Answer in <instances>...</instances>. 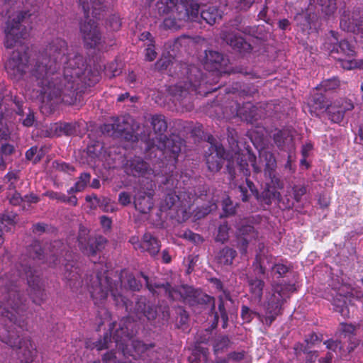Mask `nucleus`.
Masks as SVG:
<instances>
[{"mask_svg":"<svg viewBox=\"0 0 363 363\" xmlns=\"http://www.w3.org/2000/svg\"><path fill=\"white\" fill-rule=\"evenodd\" d=\"M143 280L137 279L133 274L123 270L121 272L119 278L122 285L125 288H129L131 290H139L145 282L148 289L153 294H164L174 300H182L184 302L194 305L195 303H211L213 298L207 295L202 294L197 291L188 286H180L176 289L172 288L169 284H154L149 281L147 277L141 274Z\"/></svg>","mask_w":363,"mask_h":363,"instance_id":"20e7f679","label":"nucleus"},{"mask_svg":"<svg viewBox=\"0 0 363 363\" xmlns=\"http://www.w3.org/2000/svg\"><path fill=\"white\" fill-rule=\"evenodd\" d=\"M90 175L87 173L81 174L79 179L76 182L75 185L72 187L69 192H78L84 189L87 184L89 182Z\"/></svg>","mask_w":363,"mask_h":363,"instance_id":"f704fd0d","label":"nucleus"},{"mask_svg":"<svg viewBox=\"0 0 363 363\" xmlns=\"http://www.w3.org/2000/svg\"><path fill=\"white\" fill-rule=\"evenodd\" d=\"M200 15L207 23L213 25L221 18L222 12L215 5H204L201 9Z\"/></svg>","mask_w":363,"mask_h":363,"instance_id":"4be33fe9","label":"nucleus"},{"mask_svg":"<svg viewBox=\"0 0 363 363\" xmlns=\"http://www.w3.org/2000/svg\"><path fill=\"white\" fill-rule=\"evenodd\" d=\"M179 10L170 11L169 16L164 19V26L170 29H178L184 26V21L179 14Z\"/></svg>","mask_w":363,"mask_h":363,"instance_id":"a878e982","label":"nucleus"},{"mask_svg":"<svg viewBox=\"0 0 363 363\" xmlns=\"http://www.w3.org/2000/svg\"><path fill=\"white\" fill-rule=\"evenodd\" d=\"M26 47L21 46V50L13 52L11 57L6 62L5 67L9 75L16 79H20L26 72L28 55Z\"/></svg>","mask_w":363,"mask_h":363,"instance_id":"9b49d317","label":"nucleus"},{"mask_svg":"<svg viewBox=\"0 0 363 363\" xmlns=\"http://www.w3.org/2000/svg\"><path fill=\"white\" fill-rule=\"evenodd\" d=\"M171 62L172 60L169 58L160 59L157 62V65L161 69H167L168 66L170 65Z\"/></svg>","mask_w":363,"mask_h":363,"instance_id":"680f3d73","label":"nucleus"},{"mask_svg":"<svg viewBox=\"0 0 363 363\" xmlns=\"http://www.w3.org/2000/svg\"><path fill=\"white\" fill-rule=\"evenodd\" d=\"M309 108L311 113L315 116L326 112L331 121L339 123L343 120L344 113L353 108V105L350 101L340 99L330 106H326L323 102V97L318 95L309 103Z\"/></svg>","mask_w":363,"mask_h":363,"instance_id":"6e6552de","label":"nucleus"},{"mask_svg":"<svg viewBox=\"0 0 363 363\" xmlns=\"http://www.w3.org/2000/svg\"><path fill=\"white\" fill-rule=\"evenodd\" d=\"M152 125L154 130L160 133V140H164V137L162 136V133L166 130L167 125L164 116L158 115L152 116Z\"/></svg>","mask_w":363,"mask_h":363,"instance_id":"c756f323","label":"nucleus"},{"mask_svg":"<svg viewBox=\"0 0 363 363\" xmlns=\"http://www.w3.org/2000/svg\"><path fill=\"white\" fill-rule=\"evenodd\" d=\"M116 352L107 353L103 357V363H117L116 359L118 357L116 355Z\"/></svg>","mask_w":363,"mask_h":363,"instance_id":"6e6d98bb","label":"nucleus"},{"mask_svg":"<svg viewBox=\"0 0 363 363\" xmlns=\"http://www.w3.org/2000/svg\"><path fill=\"white\" fill-rule=\"evenodd\" d=\"M79 1L86 18L85 22L80 28L84 43L90 48H94L100 44L101 37L95 21L90 17L98 18L103 0H79Z\"/></svg>","mask_w":363,"mask_h":363,"instance_id":"423d86ee","label":"nucleus"},{"mask_svg":"<svg viewBox=\"0 0 363 363\" xmlns=\"http://www.w3.org/2000/svg\"><path fill=\"white\" fill-rule=\"evenodd\" d=\"M90 283L86 282L89 291L95 303L99 304L107 298L108 291L111 292V296L117 306H123L125 307L126 311L133 312L136 314L138 318L145 316L148 320L155 318L157 311L147 304L145 298H135V305L132 307L131 304L126 300L123 295V287H118V285L112 284L109 280V275H104L102 273L97 272L94 276H91Z\"/></svg>","mask_w":363,"mask_h":363,"instance_id":"7ed1b4c3","label":"nucleus"},{"mask_svg":"<svg viewBox=\"0 0 363 363\" xmlns=\"http://www.w3.org/2000/svg\"><path fill=\"white\" fill-rule=\"evenodd\" d=\"M84 71L82 56L68 49L64 40L56 38L32 67L30 80L38 87L37 92L52 99L74 89Z\"/></svg>","mask_w":363,"mask_h":363,"instance_id":"f03ea898","label":"nucleus"},{"mask_svg":"<svg viewBox=\"0 0 363 363\" xmlns=\"http://www.w3.org/2000/svg\"><path fill=\"white\" fill-rule=\"evenodd\" d=\"M130 326V323L129 322V318L122 320L118 328L116 323H111V335H113L114 342H112L111 336H108V335L106 334L104 336L103 341L100 340L97 342L94 347L98 350H101L103 349L110 348L111 347V345L115 343L116 347H118V350H121L117 352L118 356L121 354L125 357L129 355L133 357L134 359H136L142 357L145 353H147V354L149 355L152 345H145L139 340H133L132 342L131 346L133 350H129L127 346L126 347H124V344L126 340L129 339L130 337L133 335V331H129Z\"/></svg>","mask_w":363,"mask_h":363,"instance_id":"39448f33","label":"nucleus"},{"mask_svg":"<svg viewBox=\"0 0 363 363\" xmlns=\"http://www.w3.org/2000/svg\"><path fill=\"white\" fill-rule=\"evenodd\" d=\"M274 141L279 147H283L291 141V137L286 130H279L274 134Z\"/></svg>","mask_w":363,"mask_h":363,"instance_id":"72a5a7b5","label":"nucleus"},{"mask_svg":"<svg viewBox=\"0 0 363 363\" xmlns=\"http://www.w3.org/2000/svg\"><path fill=\"white\" fill-rule=\"evenodd\" d=\"M131 196L129 193L123 191L119 194L118 201L123 206H127L131 203Z\"/></svg>","mask_w":363,"mask_h":363,"instance_id":"3c124183","label":"nucleus"},{"mask_svg":"<svg viewBox=\"0 0 363 363\" xmlns=\"http://www.w3.org/2000/svg\"><path fill=\"white\" fill-rule=\"evenodd\" d=\"M106 74L109 77H115L121 72L120 65L117 62H114L108 65L106 68Z\"/></svg>","mask_w":363,"mask_h":363,"instance_id":"ea45409f","label":"nucleus"},{"mask_svg":"<svg viewBox=\"0 0 363 363\" xmlns=\"http://www.w3.org/2000/svg\"><path fill=\"white\" fill-rule=\"evenodd\" d=\"M218 311L220 313V318L223 322V328H226V326L228 325V315H227V313H226V311H225V309L224 307L223 301H222L221 298L220 299V303L218 305Z\"/></svg>","mask_w":363,"mask_h":363,"instance_id":"49530a36","label":"nucleus"},{"mask_svg":"<svg viewBox=\"0 0 363 363\" xmlns=\"http://www.w3.org/2000/svg\"><path fill=\"white\" fill-rule=\"evenodd\" d=\"M294 289V285L291 284L280 283L272 285V294L268 301V307L266 312L265 320L267 324L272 323L279 314L281 304Z\"/></svg>","mask_w":363,"mask_h":363,"instance_id":"1a4fd4ad","label":"nucleus"},{"mask_svg":"<svg viewBox=\"0 0 363 363\" xmlns=\"http://www.w3.org/2000/svg\"><path fill=\"white\" fill-rule=\"evenodd\" d=\"M235 251L231 248H223L219 252L218 260L220 263L223 264H230L235 256Z\"/></svg>","mask_w":363,"mask_h":363,"instance_id":"473e14b6","label":"nucleus"},{"mask_svg":"<svg viewBox=\"0 0 363 363\" xmlns=\"http://www.w3.org/2000/svg\"><path fill=\"white\" fill-rule=\"evenodd\" d=\"M172 177L173 175L168 176L164 183L167 193L165 199L160 206L162 211L169 209L177 200L182 199V195H177V192L174 190L179 188V181Z\"/></svg>","mask_w":363,"mask_h":363,"instance_id":"2eb2a0df","label":"nucleus"},{"mask_svg":"<svg viewBox=\"0 0 363 363\" xmlns=\"http://www.w3.org/2000/svg\"><path fill=\"white\" fill-rule=\"evenodd\" d=\"M130 173L134 176L137 174L139 176L145 177L147 179H150V175L155 174V172L152 169H148L147 164L140 158H135L130 161Z\"/></svg>","mask_w":363,"mask_h":363,"instance_id":"5701e85b","label":"nucleus"},{"mask_svg":"<svg viewBox=\"0 0 363 363\" xmlns=\"http://www.w3.org/2000/svg\"><path fill=\"white\" fill-rule=\"evenodd\" d=\"M321 10L326 16H330L336 9L335 0H318Z\"/></svg>","mask_w":363,"mask_h":363,"instance_id":"e433bc0d","label":"nucleus"},{"mask_svg":"<svg viewBox=\"0 0 363 363\" xmlns=\"http://www.w3.org/2000/svg\"><path fill=\"white\" fill-rule=\"evenodd\" d=\"M251 297L255 301H259L262 295L264 282L259 279H251L249 281Z\"/></svg>","mask_w":363,"mask_h":363,"instance_id":"c85d7f7f","label":"nucleus"},{"mask_svg":"<svg viewBox=\"0 0 363 363\" xmlns=\"http://www.w3.org/2000/svg\"><path fill=\"white\" fill-rule=\"evenodd\" d=\"M222 205L223 209L226 216L234 213L235 207L229 198L223 199Z\"/></svg>","mask_w":363,"mask_h":363,"instance_id":"a18cd8bd","label":"nucleus"},{"mask_svg":"<svg viewBox=\"0 0 363 363\" xmlns=\"http://www.w3.org/2000/svg\"><path fill=\"white\" fill-rule=\"evenodd\" d=\"M199 86V82L197 80H194L192 82V79H190V82L188 83H185L184 85L182 84H179L177 85L176 88L178 89V91H179V94L181 96H184L186 91H196Z\"/></svg>","mask_w":363,"mask_h":363,"instance_id":"4c0bfd02","label":"nucleus"},{"mask_svg":"<svg viewBox=\"0 0 363 363\" xmlns=\"http://www.w3.org/2000/svg\"><path fill=\"white\" fill-rule=\"evenodd\" d=\"M101 206L103 211L106 212H113L116 209L115 206L111 203L110 200L107 199H103Z\"/></svg>","mask_w":363,"mask_h":363,"instance_id":"864d4df0","label":"nucleus"},{"mask_svg":"<svg viewBox=\"0 0 363 363\" xmlns=\"http://www.w3.org/2000/svg\"><path fill=\"white\" fill-rule=\"evenodd\" d=\"M33 121H34V116L33 114L31 113H29L26 118L23 120V124L25 125V126H30L33 125Z\"/></svg>","mask_w":363,"mask_h":363,"instance_id":"69168bd1","label":"nucleus"},{"mask_svg":"<svg viewBox=\"0 0 363 363\" xmlns=\"http://www.w3.org/2000/svg\"><path fill=\"white\" fill-rule=\"evenodd\" d=\"M222 38L230 45L233 49L240 52H247L251 50L252 48L242 36L239 35L235 30L231 33L223 31Z\"/></svg>","mask_w":363,"mask_h":363,"instance_id":"dca6fc26","label":"nucleus"},{"mask_svg":"<svg viewBox=\"0 0 363 363\" xmlns=\"http://www.w3.org/2000/svg\"><path fill=\"white\" fill-rule=\"evenodd\" d=\"M324 48L330 52H342L345 56L353 55L354 48L347 40L339 41L337 33L332 31L324 43Z\"/></svg>","mask_w":363,"mask_h":363,"instance_id":"4468645a","label":"nucleus"},{"mask_svg":"<svg viewBox=\"0 0 363 363\" xmlns=\"http://www.w3.org/2000/svg\"><path fill=\"white\" fill-rule=\"evenodd\" d=\"M29 256L33 259L40 258L41 256V247L39 242H35L31 247L28 250Z\"/></svg>","mask_w":363,"mask_h":363,"instance_id":"37998d69","label":"nucleus"},{"mask_svg":"<svg viewBox=\"0 0 363 363\" xmlns=\"http://www.w3.org/2000/svg\"><path fill=\"white\" fill-rule=\"evenodd\" d=\"M26 13H18L16 18H13L12 20H9L6 23L5 28L6 33V41L5 45L7 48H12L18 44L21 45V38L25 39L27 35V33L22 28L20 22L26 18Z\"/></svg>","mask_w":363,"mask_h":363,"instance_id":"9d476101","label":"nucleus"},{"mask_svg":"<svg viewBox=\"0 0 363 363\" xmlns=\"http://www.w3.org/2000/svg\"><path fill=\"white\" fill-rule=\"evenodd\" d=\"M159 148L164 152V154L169 155L173 161H175L179 152L181 151L180 143H174L171 139L164 140L162 146Z\"/></svg>","mask_w":363,"mask_h":363,"instance_id":"393cba45","label":"nucleus"},{"mask_svg":"<svg viewBox=\"0 0 363 363\" xmlns=\"http://www.w3.org/2000/svg\"><path fill=\"white\" fill-rule=\"evenodd\" d=\"M202 359L203 360H206L207 350L202 347H198L194 350L192 354L189 357V361L191 363H197Z\"/></svg>","mask_w":363,"mask_h":363,"instance_id":"c9c22d12","label":"nucleus"},{"mask_svg":"<svg viewBox=\"0 0 363 363\" xmlns=\"http://www.w3.org/2000/svg\"><path fill=\"white\" fill-rule=\"evenodd\" d=\"M353 55L346 56L345 58H339L340 65L345 69H352L363 67V60L357 61L352 58Z\"/></svg>","mask_w":363,"mask_h":363,"instance_id":"7c9ffc66","label":"nucleus"},{"mask_svg":"<svg viewBox=\"0 0 363 363\" xmlns=\"http://www.w3.org/2000/svg\"><path fill=\"white\" fill-rule=\"evenodd\" d=\"M355 328L351 324L342 323L339 328L340 337H350L354 332Z\"/></svg>","mask_w":363,"mask_h":363,"instance_id":"58836bf2","label":"nucleus"},{"mask_svg":"<svg viewBox=\"0 0 363 363\" xmlns=\"http://www.w3.org/2000/svg\"><path fill=\"white\" fill-rule=\"evenodd\" d=\"M340 27L348 32H357V38L363 42V20L357 25L354 19L350 18L349 13H344L340 19Z\"/></svg>","mask_w":363,"mask_h":363,"instance_id":"6ab92c4d","label":"nucleus"},{"mask_svg":"<svg viewBox=\"0 0 363 363\" xmlns=\"http://www.w3.org/2000/svg\"><path fill=\"white\" fill-rule=\"evenodd\" d=\"M155 184L147 182L146 184H140L135 188L134 204L135 208L142 213H147L153 206V195Z\"/></svg>","mask_w":363,"mask_h":363,"instance_id":"f8f14e48","label":"nucleus"},{"mask_svg":"<svg viewBox=\"0 0 363 363\" xmlns=\"http://www.w3.org/2000/svg\"><path fill=\"white\" fill-rule=\"evenodd\" d=\"M245 353L243 352H233L230 354V358L235 361H240L243 359Z\"/></svg>","mask_w":363,"mask_h":363,"instance_id":"0e129e2a","label":"nucleus"},{"mask_svg":"<svg viewBox=\"0 0 363 363\" xmlns=\"http://www.w3.org/2000/svg\"><path fill=\"white\" fill-rule=\"evenodd\" d=\"M338 86L339 81L335 78L323 81L320 84L321 88L325 91L335 89Z\"/></svg>","mask_w":363,"mask_h":363,"instance_id":"a19ab883","label":"nucleus"},{"mask_svg":"<svg viewBox=\"0 0 363 363\" xmlns=\"http://www.w3.org/2000/svg\"><path fill=\"white\" fill-rule=\"evenodd\" d=\"M238 191L240 193V196L242 197V200L243 201H246L248 198V190L247 187L243 186H239Z\"/></svg>","mask_w":363,"mask_h":363,"instance_id":"e2e57ef3","label":"nucleus"},{"mask_svg":"<svg viewBox=\"0 0 363 363\" xmlns=\"http://www.w3.org/2000/svg\"><path fill=\"white\" fill-rule=\"evenodd\" d=\"M289 26V22L288 20L283 19V20L279 21V27L281 30H286V29L288 28Z\"/></svg>","mask_w":363,"mask_h":363,"instance_id":"774afa93","label":"nucleus"},{"mask_svg":"<svg viewBox=\"0 0 363 363\" xmlns=\"http://www.w3.org/2000/svg\"><path fill=\"white\" fill-rule=\"evenodd\" d=\"M109 26L113 30H118L121 26V22H120L119 18L116 16H113L109 20Z\"/></svg>","mask_w":363,"mask_h":363,"instance_id":"4d7b16f0","label":"nucleus"},{"mask_svg":"<svg viewBox=\"0 0 363 363\" xmlns=\"http://www.w3.org/2000/svg\"><path fill=\"white\" fill-rule=\"evenodd\" d=\"M58 168L64 172H69L70 171H73L74 168L71 167L70 165L66 164V163H61L58 164Z\"/></svg>","mask_w":363,"mask_h":363,"instance_id":"338daca9","label":"nucleus"},{"mask_svg":"<svg viewBox=\"0 0 363 363\" xmlns=\"http://www.w3.org/2000/svg\"><path fill=\"white\" fill-rule=\"evenodd\" d=\"M206 61L215 64V69H220L227 64V60L223 55L216 51L210 50L206 54Z\"/></svg>","mask_w":363,"mask_h":363,"instance_id":"cd10ccee","label":"nucleus"},{"mask_svg":"<svg viewBox=\"0 0 363 363\" xmlns=\"http://www.w3.org/2000/svg\"><path fill=\"white\" fill-rule=\"evenodd\" d=\"M228 238V227L226 224L220 225L218 228V233L216 238L218 241H220L222 242L227 240Z\"/></svg>","mask_w":363,"mask_h":363,"instance_id":"79ce46f5","label":"nucleus"},{"mask_svg":"<svg viewBox=\"0 0 363 363\" xmlns=\"http://www.w3.org/2000/svg\"><path fill=\"white\" fill-rule=\"evenodd\" d=\"M101 220V225L104 230H108L111 228V220L109 218L106 216H101L100 218Z\"/></svg>","mask_w":363,"mask_h":363,"instance_id":"bf43d9fd","label":"nucleus"},{"mask_svg":"<svg viewBox=\"0 0 363 363\" xmlns=\"http://www.w3.org/2000/svg\"><path fill=\"white\" fill-rule=\"evenodd\" d=\"M324 344L328 350L334 352H337V350H340L342 348L340 342L337 341L328 340Z\"/></svg>","mask_w":363,"mask_h":363,"instance_id":"8fccbe9b","label":"nucleus"},{"mask_svg":"<svg viewBox=\"0 0 363 363\" xmlns=\"http://www.w3.org/2000/svg\"><path fill=\"white\" fill-rule=\"evenodd\" d=\"M210 145L211 146L208 148V153L206 155V163L210 171H219L223 165V161L226 159L232 162V164H234V161L235 160L244 175H247L248 169L245 168V166H247L248 164L244 162L243 159L240 157L238 145L237 143H233L232 145L231 148L232 152L234 153V156L232 155L230 157H229V154L225 155L222 145L213 144L212 141L210 142Z\"/></svg>","mask_w":363,"mask_h":363,"instance_id":"0eeeda50","label":"nucleus"},{"mask_svg":"<svg viewBox=\"0 0 363 363\" xmlns=\"http://www.w3.org/2000/svg\"><path fill=\"white\" fill-rule=\"evenodd\" d=\"M69 267H73L72 265L66 264V266H65L66 272H65V277L67 279L72 281L77 277L78 271H77V269L75 267L74 271L69 272Z\"/></svg>","mask_w":363,"mask_h":363,"instance_id":"603ef678","label":"nucleus"},{"mask_svg":"<svg viewBox=\"0 0 363 363\" xmlns=\"http://www.w3.org/2000/svg\"><path fill=\"white\" fill-rule=\"evenodd\" d=\"M177 6L174 0H158L155 6L154 16L157 18L169 14L174 8L177 9Z\"/></svg>","mask_w":363,"mask_h":363,"instance_id":"b1692460","label":"nucleus"},{"mask_svg":"<svg viewBox=\"0 0 363 363\" xmlns=\"http://www.w3.org/2000/svg\"><path fill=\"white\" fill-rule=\"evenodd\" d=\"M239 236L238 247L242 254L246 252L247 245L252 241V239L257 238V233L254 228L251 225H243L239 228Z\"/></svg>","mask_w":363,"mask_h":363,"instance_id":"a211bd4d","label":"nucleus"},{"mask_svg":"<svg viewBox=\"0 0 363 363\" xmlns=\"http://www.w3.org/2000/svg\"><path fill=\"white\" fill-rule=\"evenodd\" d=\"M138 247L143 251L148 252L152 255H155L159 252L160 245L154 236L147 233L143 235L142 242L135 246V248Z\"/></svg>","mask_w":363,"mask_h":363,"instance_id":"412c9836","label":"nucleus"},{"mask_svg":"<svg viewBox=\"0 0 363 363\" xmlns=\"http://www.w3.org/2000/svg\"><path fill=\"white\" fill-rule=\"evenodd\" d=\"M88 233L89 231L86 228H80L78 236V244L80 250L86 255L90 256L101 250L105 246L106 240L101 236L90 238L88 237Z\"/></svg>","mask_w":363,"mask_h":363,"instance_id":"ddd939ff","label":"nucleus"},{"mask_svg":"<svg viewBox=\"0 0 363 363\" xmlns=\"http://www.w3.org/2000/svg\"><path fill=\"white\" fill-rule=\"evenodd\" d=\"M229 340L226 337H222L218 340H216L214 344V350L215 352H217L218 350H222L225 347L228 345Z\"/></svg>","mask_w":363,"mask_h":363,"instance_id":"de8ad7c7","label":"nucleus"},{"mask_svg":"<svg viewBox=\"0 0 363 363\" xmlns=\"http://www.w3.org/2000/svg\"><path fill=\"white\" fill-rule=\"evenodd\" d=\"M126 121L124 117L116 118L113 123L105 124L104 131L109 133L113 130V133H121L128 130Z\"/></svg>","mask_w":363,"mask_h":363,"instance_id":"bb28decb","label":"nucleus"},{"mask_svg":"<svg viewBox=\"0 0 363 363\" xmlns=\"http://www.w3.org/2000/svg\"><path fill=\"white\" fill-rule=\"evenodd\" d=\"M21 268L18 269L17 275L12 274L3 279L0 278V283L2 281L4 284L5 292L3 301H0V316L2 318L0 340L8 345L17 348L18 358L22 363H30L35 355L36 348L30 339H20V331L16 327L21 329L24 326V320L21 319L24 306L16 286L13 287V283L17 281V277L26 279L30 296L36 304H40L46 298V294L40 271L30 265H21Z\"/></svg>","mask_w":363,"mask_h":363,"instance_id":"f257e3e1","label":"nucleus"},{"mask_svg":"<svg viewBox=\"0 0 363 363\" xmlns=\"http://www.w3.org/2000/svg\"><path fill=\"white\" fill-rule=\"evenodd\" d=\"M256 261L259 267V272L264 274L267 270L272 269L273 272L281 276L288 272V267L282 264H275L272 257L257 255Z\"/></svg>","mask_w":363,"mask_h":363,"instance_id":"f3484780","label":"nucleus"},{"mask_svg":"<svg viewBox=\"0 0 363 363\" xmlns=\"http://www.w3.org/2000/svg\"><path fill=\"white\" fill-rule=\"evenodd\" d=\"M260 157H264L265 160V174H268L270 177L272 176V172L276 167V160L273 155L266 151H262L259 153Z\"/></svg>","mask_w":363,"mask_h":363,"instance_id":"2f4dec72","label":"nucleus"},{"mask_svg":"<svg viewBox=\"0 0 363 363\" xmlns=\"http://www.w3.org/2000/svg\"><path fill=\"white\" fill-rule=\"evenodd\" d=\"M47 195L52 199H57L63 202L66 201V196L60 194L56 192H48Z\"/></svg>","mask_w":363,"mask_h":363,"instance_id":"052dcab7","label":"nucleus"},{"mask_svg":"<svg viewBox=\"0 0 363 363\" xmlns=\"http://www.w3.org/2000/svg\"><path fill=\"white\" fill-rule=\"evenodd\" d=\"M177 10H179V14L182 16L184 22L188 20L194 21L199 19L200 6L196 2H191L186 6L178 4Z\"/></svg>","mask_w":363,"mask_h":363,"instance_id":"aec40b11","label":"nucleus"},{"mask_svg":"<svg viewBox=\"0 0 363 363\" xmlns=\"http://www.w3.org/2000/svg\"><path fill=\"white\" fill-rule=\"evenodd\" d=\"M256 313L251 311L247 306L242 308L241 316L244 321L250 322Z\"/></svg>","mask_w":363,"mask_h":363,"instance_id":"09e8293b","label":"nucleus"},{"mask_svg":"<svg viewBox=\"0 0 363 363\" xmlns=\"http://www.w3.org/2000/svg\"><path fill=\"white\" fill-rule=\"evenodd\" d=\"M263 196L266 198L265 202L269 203L272 199H279L280 194L277 190H270L268 189L262 193Z\"/></svg>","mask_w":363,"mask_h":363,"instance_id":"c03bdc74","label":"nucleus"},{"mask_svg":"<svg viewBox=\"0 0 363 363\" xmlns=\"http://www.w3.org/2000/svg\"><path fill=\"white\" fill-rule=\"evenodd\" d=\"M145 57L149 61H152L156 57V52L154 50V46L150 44L146 49Z\"/></svg>","mask_w":363,"mask_h":363,"instance_id":"5fc2aeb1","label":"nucleus"},{"mask_svg":"<svg viewBox=\"0 0 363 363\" xmlns=\"http://www.w3.org/2000/svg\"><path fill=\"white\" fill-rule=\"evenodd\" d=\"M245 157L247 158V160L250 162L252 167L256 172H258L261 170L260 167L256 164L255 155L247 152Z\"/></svg>","mask_w":363,"mask_h":363,"instance_id":"13d9d810","label":"nucleus"}]
</instances>
